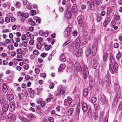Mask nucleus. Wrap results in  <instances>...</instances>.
<instances>
[{
    "mask_svg": "<svg viewBox=\"0 0 122 122\" xmlns=\"http://www.w3.org/2000/svg\"><path fill=\"white\" fill-rule=\"evenodd\" d=\"M14 47L12 45H9L7 47V48L8 49L10 50H11L13 49Z\"/></svg>",
    "mask_w": 122,
    "mask_h": 122,
    "instance_id": "c03bdc74",
    "label": "nucleus"
},
{
    "mask_svg": "<svg viewBox=\"0 0 122 122\" xmlns=\"http://www.w3.org/2000/svg\"><path fill=\"white\" fill-rule=\"evenodd\" d=\"M33 53L35 55H37L39 53L38 51L36 50H35L33 51Z\"/></svg>",
    "mask_w": 122,
    "mask_h": 122,
    "instance_id": "8fccbe9b",
    "label": "nucleus"
},
{
    "mask_svg": "<svg viewBox=\"0 0 122 122\" xmlns=\"http://www.w3.org/2000/svg\"><path fill=\"white\" fill-rule=\"evenodd\" d=\"M21 39L23 41L25 40L26 39V36H25L24 35H22Z\"/></svg>",
    "mask_w": 122,
    "mask_h": 122,
    "instance_id": "774afa93",
    "label": "nucleus"
},
{
    "mask_svg": "<svg viewBox=\"0 0 122 122\" xmlns=\"http://www.w3.org/2000/svg\"><path fill=\"white\" fill-rule=\"evenodd\" d=\"M106 80L107 81V82H109L110 81H111L110 78L109 76V75H106Z\"/></svg>",
    "mask_w": 122,
    "mask_h": 122,
    "instance_id": "2f4dec72",
    "label": "nucleus"
},
{
    "mask_svg": "<svg viewBox=\"0 0 122 122\" xmlns=\"http://www.w3.org/2000/svg\"><path fill=\"white\" fill-rule=\"evenodd\" d=\"M94 2L95 1L96 4L98 5H99L101 2V0H92Z\"/></svg>",
    "mask_w": 122,
    "mask_h": 122,
    "instance_id": "c9c22d12",
    "label": "nucleus"
},
{
    "mask_svg": "<svg viewBox=\"0 0 122 122\" xmlns=\"http://www.w3.org/2000/svg\"><path fill=\"white\" fill-rule=\"evenodd\" d=\"M114 89L116 91H119L120 90L119 86L118 85L115 84L114 85Z\"/></svg>",
    "mask_w": 122,
    "mask_h": 122,
    "instance_id": "412c9836",
    "label": "nucleus"
},
{
    "mask_svg": "<svg viewBox=\"0 0 122 122\" xmlns=\"http://www.w3.org/2000/svg\"><path fill=\"white\" fill-rule=\"evenodd\" d=\"M44 32L42 30H41L39 32V34L40 36H41L43 35L44 34Z\"/></svg>",
    "mask_w": 122,
    "mask_h": 122,
    "instance_id": "338daca9",
    "label": "nucleus"
},
{
    "mask_svg": "<svg viewBox=\"0 0 122 122\" xmlns=\"http://www.w3.org/2000/svg\"><path fill=\"white\" fill-rule=\"evenodd\" d=\"M92 102L93 103H95L96 101V98L95 97H93L92 98Z\"/></svg>",
    "mask_w": 122,
    "mask_h": 122,
    "instance_id": "69168bd1",
    "label": "nucleus"
},
{
    "mask_svg": "<svg viewBox=\"0 0 122 122\" xmlns=\"http://www.w3.org/2000/svg\"><path fill=\"white\" fill-rule=\"evenodd\" d=\"M31 14L32 15H34L36 14V11L35 10H31Z\"/></svg>",
    "mask_w": 122,
    "mask_h": 122,
    "instance_id": "a19ab883",
    "label": "nucleus"
},
{
    "mask_svg": "<svg viewBox=\"0 0 122 122\" xmlns=\"http://www.w3.org/2000/svg\"><path fill=\"white\" fill-rule=\"evenodd\" d=\"M48 121L50 122H53L54 121V120L52 117H49L48 118Z\"/></svg>",
    "mask_w": 122,
    "mask_h": 122,
    "instance_id": "0e129e2a",
    "label": "nucleus"
},
{
    "mask_svg": "<svg viewBox=\"0 0 122 122\" xmlns=\"http://www.w3.org/2000/svg\"><path fill=\"white\" fill-rule=\"evenodd\" d=\"M40 76L41 77L45 78L46 77V73H43L40 74Z\"/></svg>",
    "mask_w": 122,
    "mask_h": 122,
    "instance_id": "3c124183",
    "label": "nucleus"
},
{
    "mask_svg": "<svg viewBox=\"0 0 122 122\" xmlns=\"http://www.w3.org/2000/svg\"><path fill=\"white\" fill-rule=\"evenodd\" d=\"M45 102L44 101L42 102L41 103V106L43 107L45 106Z\"/></svg>",
    "mask_w": 122,
    "mask_h": 122,
    "instance_id": "052dcab7",
    "label": "nucleus"
},
{
    "mask_svg": "<svg viewBox=\"0 0 122 122\" xmlns=\"http://www.w3.org/2000/svg\"><path fill=\"white\" fill-rule=\"evenodd\" d=\"M92 116L95 120H98V114L96 111H95L93 114Z\"/></svg>",
    "mask_w": 122,
    "mask_h": 122,
    "instance_id": "4468645a",
    "label": "nucleus"
},
{
    "mask_svg": "<svg viewBox=\"0 0 122 122\" xmlns=\"http://www.w3.org/2000/svg\"><path fill=\"white\" fill-rule=\"evenodd\" d=\"M22 44L24 47H26L27 45V42L26 41H24L22 42Z\"/></svg>",
    "mask_w": 122,
    "mask_h": 122,
    "instance_id": "79ce46f5",
    "label": "nucleus"
},
{
    "mask_svg": "<svg viewBox=\"0 0 122 122\" xmlns=\"http://www.w3.org/2000/svg\"><path fill=\"white\" fill-rule=\"evenodd\" d=\"M8 107L9 110L10 111H12L15 109V106L13 102H11L8 105Z\"/></svg>",
    "mask_w": 122,
    "mask_h": 122,
    "instance_id": "6e6552de",
    "label": "nucleus"
},
{
    "mask_svg": "<svg viewBox=\"0 0 122 122\" xmlns=\"http://www.w3.org/2000/svg\"><path fill=\"white\" fill-rule=\"evenodd\" d=\"M5 100L3 98H2L0 100V103L2 104H4L5 102Z\"/></svg>",
    "mask_w": 122,
    "mask_h": 122,
    "instance_id": "6e6d98bb",
    "label": "nucleus"
},
{
    "mask_svg": "<svg viewBox=\"0 0 122 122\" xmlns=\"http://www.w3.org/2000/svg\"><path fill=\"white\" fill-rule=\"evenodd\" d=\"M54 85L55 84L54 83H51L49 85V87L50 89H53L54 87Z\"/></svg>",
    "mask_w": 122,
    "mask_h": 122,
    "instance_id": "ea45409f",
    "label": "nucleus"
},
{
    "mask_svg": "<svg viewBox=\"0 0 122 122\" xmlns=\"http://www.w3.org/2000/svg\"><path fill=\"white\" fill-rule=\"evenodd\" d=\"M40 71L39 69L37 68H36L35 70V72L36 73L38 74L39 73Z\"/></svg>",
    "mask_w": 122,
    "mask_h": 122,
    "instance_id": "bf43d9fd",
    "label": "nucleus"
},
{
    "mask_svg": "<svg viewBox=\"0 0 122 122\" xmlns=\"http://www.w3.org/2000/svg\"><path fill=\"white\" fill-rule=\"evenodd\" d=\"M97 49L94 46H93L92 49V53L93 56H95L96 54Z\"/></svg>",
    "mask_w": 122,
    "mask_h": 122,
    "instance_id": "dca6fc26",
    "label": "nucleus"
},
{
    "mask_svg": "<svg viewBox=\"0 0 122 122\" xmlns=\"http://www.w3.org/2000/svg\"><path fill=\"white\" fill-rule=\"evenodd\" d=\"M112 12V11L111 8L110 7H108L107 9V15L108 16Z\"/></svg>",
    "mask_w": 122,
    "mask_h": 122,
    "instance_id": "a878e982",
    "label": "nucleus"
},
{
    "mask_svg": "<svg viewBox=\"0 0 122 122\" xmlns=\"http://www.w3.org/2000/svg\"><path fill=\"white\" fill-rule=\"evenodd\" d=\"M71 42V41L69 40L66 41L64 43L63 45V46L65 47L68 44H69Z\"/></svg>",
    "mask_w": 122,
    "mask_h": 122,
    "instance_id": "58836bf2",
    "label": "nucleus"
},
{
    "mask_svg": "<svg viewBox=\"0 0 122 122\" xmlns=\"http://www.w3.org/2000/svg\"><path fill=\"white\" fill-rule=\"evenodd\" d=\"M73 109L72 108H71L69 109L68 110V113L71 115L73 112Z\"/></svg>",
    "mask_w": 122,
    "mask_h": 122,
    "instance_id": "a18cd8bd",
    "label": "nucleus"
},
{
    "mask_svg": "<svg viewBox=\"0 0 122 122\" xmlns=\"http://www.w3.org/2000/svg\"><path fill=\"white\" fill-rule=\"evenodd\" d=\"M20 119L23 122H27L30 121L24 117H21Z\"/></svg>",
    "mask_w": 122,
    "mask_h": 122,
    "instance_id": "c85d7f7f",
    "label": "nucleus"
},
{
    "mask_svg": "<svg viewBox=\"0 0 122 122\" xmlns=\"http://www.w3.org/2000/svg\"><path fill=\"white\" fill-rule=\"evenodd\" d=\"M36 19V22L37 23L40 24V23L41 18L39 17H35Z\"/></svg>",
    "mask_w": 122,
    "mask_h": 122,
    "instance_id": "f704fd0d",
    "label": "nucleus"
},
{
    "mask_svg": "<svg viewBox=\"0 0 122 122\" xmlns=\"http://www.w3.org/2000/svg\"><path fill=\"white\" fill-rule=\"evenodd\" d=\"M83 19V16L82 15H80L78 17L77 21L78 23L81 26H82L83 25L82 22Z\"/></svg>",
    "mask_w": 122,
    "mask_h": 122,
    "instance_id": "423d86ee",
    "label": "nucleus"
},
{
    "mask_svg": "<svg viewBox=\"0 0 122 122\" xmlns=\"http://www.w3.org/2000/svg\"><path fill=\"white\" fill-rule=\"evenodd\" d=\"M50 48V46L48 45H46L45 46V48L46 51H48Z\"/></svg>",
    "mask_w": 122,
    "mask_h": 122,
    "instance_id": "5fc2aeb1",
    "label": "nucleus"
},
{
    "mask_svg": "<svg viewBox=\"0 0 122 122\" xmlns=\"http://www.w3.org/2000/svg\"><path fill=\"white\" fill-rule=\"evenodd\" d=\"M7 98L9 101H11L14 98L13 95L12 94H9L8 93L7 94Z\"/></svg>",
    "mask_w": 122,
    "mask_h": 122,
    "instance_id": "9b49d317",
    "label": "nucleus"
},
{
    "mask_svg": "<svg viewBox=\"0 0 122 122\" xmlns=\"http://www.w3.org/2000/svg\"><path fill=\"white\" fill-rule=\"evenodd\" d=\"M87 2L86 5L88 6H90V10H94L95 8L94 6V1L92 0L91 2H89V1L88 2L87 1Z\"/></svg>",
    "mask_w": 122,
    "mask_h": 122,
    "instance_id": "7ed1b4c3",
    "label": "nucleus"
},
{
    "mask_svg": "<svg viewBox=\"0 0 122 122\" xmlns=\"http://www.w3.org/2000/svg\"><path fill=\"white\" fill-rule=\"evenodd\" d=\"M9 31V30L8 29H4L3 30L2 32L3 33H7Z\"/></svg>",
    "mask_w": 122,
    "mask_h": 122,
    "instance_id": "13d9d810",
    "label": "nucleus"
},
{
    "mask_svg": "<svg viewBox=\"0 0 122 122\" xmlns=\"http://www.w3.org/2000/svg\"><path fill=\"white\" fill-rule=\"evenodd\" d=\"M71 30V28L69 27H67L64 31L65 36H68L70 34Z\"/></svg>",
    "mask_w": 122,
    "mask_h": 122,
    "instance_id": "0eeeda50",
    "label": "nucleus"
},
{
    "mask_svg": "<svg viewBox=\"0 0 122 122\" xmlns=\"http://www.w3.org/2000/svg\"><path fill=\"white\" fill-rule=\"evenodd\" d=\"M37 41L38 42L41 43L43 41V38L41 37H39L37 38Z\"/></svg>",
    "mask_w": 122,
    "mask_h": 122,
    "instance_id": "473e14b6",
    "label": "nucleus"
},
{
    "mask_svg": "<svg viewBox=\"0 0 122 122\" xmlns=\"http://www.w3.org/2000/svg\"><path fill=\"white\" fill-rule=\"evenodd\" d=\"M82 109L83 111H86L88 109V106L85 102H83L82 104Z\"/></svg>",
    "mask_w": 122,
    "mask_h": 122,
    "instance_id": "1a4fd4ad",
    "label": "nucleus"
},
{
    "mask_svg": "<svg viewBox=\"0 0 122 122\" xmlns=\"http://www.w3.org/2000/svg\"><path fill=\"white\" fill-rule=\"evenodd\" d=\"M27 116L28 118L31 119L34 117L35 115L33 114H27Z\"/></svg>",
    "mask_w": 122,
    "mask_h": 122,
    "instance_id": "cd10ccee",
    "label": "nucleus"
},
{
    "mask_svg": "<svg viewBox=\"0 0 122 122\" xmlns=\"http://www.w3.org/2000/svg\"><path fill=\"white\" fill-rule=\"evenodd\" d=\"M79 114L75 113L74 115V117L75 119L76 120L78 119L79 118Z\"/></svg>",
    "mask_w": 122,
    "mask_h": 122,
    "instance_id": "864d4df0",
    "label": "nucleus"
},
{
    "mask_svg": "<svg viewBox=\"0 0 122 122\" xmlns=\"http://www.w3.org/2000/svg\"><path fill=\"white\" fill-rule=\"evenodd\" d=\"M71 12L69 11L68 13L66 14L65 17L67 18H71Z\"/></svg>",
    "mask_w": 122,
    "mask_h": 122,
    "instance_id": "bb28decb",
    "label": "nucleus"
},
{
    "mask_svg": "<svg viewBox=\"0 0 122 122\" xmlns=\"http://www.w3.org/2000/svg\"><path fill=\"white\" fill-rule=\"evenodd\" d=\"M83 71V73H85L86 72H89L87 66L85 65H83L82 66V68Z\"/></svg>",
    "mask_w": 122,
    "mask_h": 122,
    "instance_id": "f8f14e48",
    "label": "nucleus"
},
{
    "mask_svg": "<svg viewBox=\"0 0 122 122\" xmlns=\"http://www.w3.org/2000/svg\"><path fill=\"white\" fill-rule=\"evenodd\" d=\"M120 17L119 15H117L115 16L114 18V20H117V21H118L120 19Z\"/></svg>",
    "mask_w": 122,
    "mask_h": 122,
    "instance_id": "603ef678",
    "label": "nucleus"
},
{
    "mask_svg": "<svg viewBox=\"0 0 122 122\" xmlns=\"http://www.w3.org/2000/svg\"><path fill=\"white\" fill-rule=\"evenodd\" d=\"M65 90L62 89H60L57 90L55 93V95L56 96H57L61 94H64L65 93Z\"/></svg>",
    "mask_w": 122,
    "mask_h": 122,
    "instance_id": "39448f33",
    "label": "nucleus"
},
{
    "mask_svg": "<svg viewBox=\"0 0 122 122\" xmlns=\"http://www.w3.org/2000/svg\"><path fill=\"white\" fill-rule=\"evenodd\" d=\"M65 67V65L64 64H61L60 66L58 69L59 71H60L64 69Z\"/></svg>",
    "mask_w": 122,
    "mask_h": 122,
    "instance_id": "b1692460",
    "label": "nucleus"
},
{
    "mask_svg": "<svg viewBox=\"0 0 122 122\" xmlns=\"http://www.w3.org/2000/svg\"><path fill=\"white\" fill-rule=\"evenodd\" d=\"M23 63L25 64H27L29 62V61L28 59H25L23 60Z\"/></svg>",
    "mask_w": 122,
    "mask_h": 122,
    "instance_id": "e2e57ef3",
    "label": "nucleus"
},
{
    "mask_svg": "<svg viewBox=\"0 0 122 122\" xmlns=\"http://www.w3.org/2000/svg\"><path fill=\"white\" fill-rule=\"evenodd\" d=\"M16 52L17 54H20L22 52V50L20 49H18L16 50Z\"/></svg>",
    "mask_w": 122,
    "mask_h": 122,
    "instance_id": "49530a36",
    "label": "nucleus"
},
{
    "mask_svg": "<svg viewBox=\"0 0 122 122\" xmlns=\"http://www.w3.org/2000/svg\"><path fill=\"white\" fill-rule=\"evenodd\" d=\"M85 53L86 56H89V55H90L91 53V50L89 48H87L86 50Z\"/></svg>",
    "mask_w": 122,
    "mask_h": 122,
    "instance_id": "6ab92c4d",
    "label": "nucleus"
},
{
    "mask_svg": "<svg viewBox=\"0 0 122 122\" xmlns=\"http://www.w3.org/2000/svg\"><path fill=\"white\" fill-rule=\"evenodd\" d=\"M8 105L6 103L2 107V112L0 111V118L2 120L4 119L6 116V114L4 112L7 111L8 109Z\"/></svg>",
    "mask_w": 122,
    "mask_h": 122,
    "instance_id": "f03ea898",
    "label": "nucleus"
},
{
    "mask_svg": "<svg viewBox=\"0 0 122 122\" xmlns=\"http://www.w3.org/2000/svg\"><path fill=\"white\" fill-rule=\"evenodd\" d=\"M30 96L31 97H33L34 96V94L35 92V91L33 90L31 88H29L28 90Z\"/></svg>",
    "mask_w": 122,
    "mask_h": 122,
    "instance_id": "2eb2a0df",
    "label": "nucleus"
},
{
    "mask_svg": "<svg viewBox=\"0 0 122 122\" xmlns=\"http://www.w3.org/2000/svg\"><path fill=\"white\" fill-rule=\"evenodd\" d=\"M8 90L6 85L5 84H3L2 86V90L4 92H6Z\"/></svg>",
    "mask_w": 122,
    "mask_h": 122,
    "instance_id": "393cba45",
    "label": "nucleus"
},
{
    "mask_svg": "<svg viewBox=\"0 0 122 122\" xmlns=\"http://www.w3.org/2000/svg\"><path fill=\"white\" fill-rule=\"evenodd\" d=\"M102 18V17L100 15H98L97 17V22H99Z\"/></svg>",
    "mask_w": 122,
    "mask_h": 122,
    "instance_id": "c756f323",
    "label": "nucleus"
},
{
    "mask_svg": "<svg viewBox=\"0 0 122 122\" xmlns=\"http://www.w3.org/2000/svg\"><path fill=\"white\" fill-rule=\"evenodd\" d=\"M108 57V54L107 53H104L103 55V60L104 61H105Z\"/></svg>",
    "mask_w": 122,
    "mask_h": 122,
    "instance_id": "4be33fe9",
    "label": "nucleus"
},
{
    "mask_svg": "<svg viewBox=\"0 0 122 122\" xmlns=\"http://www.w3.org/2000/svg\"><path fill=\"white\" fill-rule=\"evenodd\" d=\"M111 20V17L110 16H109L106 18L105 21L108 23Z\"/></svg>",
    "mask_w": 122,
    "mask_h": 122,
    "instance_id": "e433bc0d",
    "label": "nucleus"
},
{
    "mask_svg": "<svg viewBox=\"0 0 122 122\" xmlns=\"http://www.w3.org/2000/svg\"><path fill=\"white\" fill-rule=\"evenodd\" d=\"M94 108L96 110H98L99 109V105L97 104H95L94 105Z\"/></svg>",
    "mask_w": 122,
    "mask_h": 122,
    "instance_id": "7c9ffc66",
    "label": "nucleus"
},
{
    "mask_svg": "<svg viewBox=\"0 0 122 122\" xmlns=\"http://www.w3.org/2000/svg\"><path fill=\"white\" fill-rule=\"evenodd\" d=\"M60 60L61 61L63 62H64L66 61V58L63 53L61 54L60 56Z\"/></svg>",
    "mask_w": 122,
    "mask_h": 122,
    "instance_id": "9d476101",
    "label": "nucleus"
},
{
    "mask_svg": "<svg viewBox=\"0 0 122 122\" xmlns=\"http://www.w3.org/2000/svg\"><path fill=\"white\" fill-rule=\"evenodd\" d=\"M41 44H38L36 45V47L37 49L40 50L41 48Z\"/></svg>",
    "mask_w": 122,
    "mask_h": 122,
    "instance_id": "de8ad7c7",
    "label": "nucleus"
},
{
    "mask_svg": "<svg viewBox=\"0 0 122 122\" xmlns=\"http://www.w3.org/2000/svg\"><path fill=\"white\" fill-rule=\"evenodd\" d=\"M75 68L78 72H80L82 71V69L81 67L80 64L77 62L75 63L74 65Z\"/></svg>",
    "mask_w": 122,
    "mask_h": 122,
    "instance_id": "20e7f679",
    "label": "nucleus"
},
{
    "mask_svg": "<svg viewBox=\"0 0 122 122\" xmlns=\"http://www.w3.org/2000/svg\"><path fill=\"white\" fill-rule=\"evenodd\" d=\"M114 61L113 64L110 63L109 65V69L110 72L112 74L114 73L115 72L117 71L118 69V65L117 62Z\"/></svg>",
    "mask_w": 122,
    "mask_h": 122,
    "instance_id": "f257e3e1",
    "label": "nucleus"
},
{
    "mask_svg": "<svg viewBox=\"0 0 122 122\" xmlns=\"http://www.w3.org/2000/svg\"><path fill=\"white\" fill-rule=\"evenodd\" d=\"M72 9L73 10L75 13L76 12L77 10V6L76 4H74L73 5L72 7Z\"/></svg>",
    "mask_w": 122,
    "mask_h": 122,
    "instance_id": "5701e85b",
    "label": "nucleus"
},
{
    "mask_svg": "<svg viewBox=\"0 0 122 122\" xmlns=\"http://www.w3.org/2000/svg\"><path fill=\"white\" fill-rule=\"evenodd\" d=\"M83 50L81 49H79L78 52L76 54V56H81L82 54Z\"/></svg>",
    "mask_w": 122,
    "mask_h": 122,
    "instance_id": "f3484780",
    "label": "nucleus"
},
{
    "mask_svg": "<svg viewBox=\"0 0 122 122\" xmlns=\"http://www.w3.org/2000/svg\"><path fill=\"white\" fill-rule=\"evenodd\" d=\"M83 94L84 96L86 97L88 95V89L86 88L84 89L83 90Z\"/></svg>",
    "mask_w": 122,
    "mask_h": 122,
    "instance_id": "aec40b11",
    "label": "nucleus"
},
{
    "mask_svg": "<svg viewBox=\"0 0 122 122\" xmlns=\"http://www.w3.org/2000/svg\"><path fill=\"white\" fill-rule=\"evenodd\" d=\"M83 73V77L84 78V79H86V78L87 77L88 75L89 74V72H86L85 73Z\"/></svg>",
    "mask_w": 122,
    "mask_h": 122,
    "instance_id": "4c0bfd02",
    "label": "nucleus"
},
{
    "mask_svg": "<svg viewBox=\"0 0 122 122\" xmlns=\"http://www.w3.org/2000/svg\"><path fill=\"white\" fill-rule=\"evenodd\" d=\"M69 103V102L68 101V100L66 99L64 100V105H68Z\"/></svg>",
    "mask_w": 122,
    "mask_h": 122,
    "instance_id": "72a5a7b5",
    "label": "nucleus"
},
{
    "mask_svg": "<svg viewBox=\"0 0 122 122\" xmlns=\"http://www.w3.org/2000/svg\"><path fill=\"white\" fill-rule=\"evenodd\" d=\"M5 42L8 44H9L10 43V41L8 39H6L5 41Z\"/></svg>",
    "mask_w": 122,
    "mask_h": 122,
    "instance_id": "680f3d73",
    "label": "nucleus"
},
{
    "mask_svg": "<svg viewBox=\"0 0 122 122\" xmlns=\"http://www.w3.org/2000/svg\"><path fill=\"white\" fill-rule=\"evenodd\" d=\"M15 5L17 8H19L21 6V4L19 2H16Z\"/></svg>",
    "mask_w": 122,
    "mask_h": 122,
    "instance_id": "09e8293b",
    "label": "nucleus"
},
{
    "mask_svg": "<svg viewBox=\"0 0 122 122\" xmlns=\"http://www.w3.org/2000/svg\"><path fill=\"white\" fill-rule=\"evenodd\" d=\"M121 54L120 53V52L118 53L116 55L117 59V60H118L120 58V56Z\"/></svg>",
    "mask_w": 122,
    "mask_h": 122,
    "instance_id": "37998d69",
    "label": "nucleus"
},
{
    "mask_svg": "<svg viewBox=\"0 0 122 122\" xmlns=\"http://www.w3.org/2000/svg\"><path fill=\"white\" fill-rule=\"evenodd\" d=\"M82 38L81 39V42L82 44L84 45L87 43V40L86 38Z\"/></svg>",
    "mask_w": 122,
    "mask_h": 122,
    "instance_id": "a211bd4d",
    "label": "nucleus"
},
{
    "mask_svg": "<svg viewBox=\"0 0 122 122\" xmlns=\"http://www.w3.org/2000/svg\"><path fill=\"white\" fill-rule=\"evenodd\" d=\"M81 42L80 39L78 38H77L76 40L75 46L76 48H78L80 46V44Z\"/></svg>",
    "mask_w": 122,
    "mask_h": 122,
    "instance_id": "ddd939ff",
    "label": "nucleus"
},
{
    "mask_svg": "<svg viewBox=\"0 0 122 122\" xmlns=\"http://www.w3.org/2000/svg\"><path fill=\"white\" fill-rule=\"evenodd\" d=\"M10 19L9 17H7L5 18V21L6 22L8 23L10 21Z\"/></svg>",
    "mask_w": 122,
    "mask_h": 122,
    "instance_id": "4d7b16f0",
    "label": "nucleus"
}]
</instances>
